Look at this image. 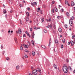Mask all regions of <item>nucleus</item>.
Listing matches in <instances>:
<instances>
[{
    "mask_svg": "<svg viewBox=\"0 0 75 75\" xmlns=\"http://www.w3.org/2000/svg\"><path fill=\"white\" fill-rule=\"evenodd\" d=\"M63 70L64 73H67L68 72V68L67 66H64L63 67Z\"/></svg>",
    "mask_w": 75,
    "mask_h": 75,
    "instance_id": "nucleus-1",
    "label": "nucleus"
},
{
    "mask_svg": "<svg viewBox=\"0 0 75 75\" xmlns=\"http://www.w3.org/2000/svg\"><path fill=\"white\" fill-rule=\"evenodd\" d=\"M32 74L33 75H37V71L36 69H35L32 71Z\"/></svg>",
    "mask_w": 75,
    "mask_h": 75,
    "instance_id": "nucleus-2",
    "label": "nucleus"
},
{
    "mask_svg": "<svg viewBox=\"0 0 75 75\" xmlns=\"http://www.w3.org/2000/svg\"><path fill=\"white\" fill-rule=\"evenodd\" d=\"M69 24L71 26H72L73 24V21L72 20H69Z\"/></svg>",
    "mask_w": 75,
    "mask_h": 75,
    "instance_id": "nucleus-3",
    "label": "nucleus"
},
{
    "mask_svg": "<svg viewBox=\"0 0 75 75\" xmlns=\"http://www.w3.org/2000/svg\"><path fill=\"white\" fill-rule=\"evenodd\" d=\"M70 44L71 45V46H73L74 45V42L73 41H70Z\"/></svg>",
    "mask_w": 75,
    "mask_h": 75,
    "instance_id": "nucleus-4",
    "label": "nucleus"
},
{
    "mask_svg": "<svg viewBox=\"0 0 75 75\" xmlns=\"http://www.w3.org/2000/svg\"><path fill=\"white\" fill-rule=\"evenodd\" d=\"M71 6H75V4L74 3V2L73 1L71 2Z\"/></svg>",
    "mask_w": 75,
    "mask_h": 75,
    "instance_id": "nucleus-5",
    "label": "nucleus"
},
{
    "mask_svg": "<svg viewBox=\"0 0 75 75\" xmlns=\"http://www.w3.org/2000/svg\"><path fill=\"white\" fill-rule=\"evenodd\" d=\"M23 46L25 48H28V45H23Z\"/></svg>",
    "mask_w": 75,
    "mask_h": 75,
    "instance_id": "nucleus-6",
    "label": "nucleus"
},
{
    "mask_svg": "<svg viewBox=\"0 0 75 75\" xmlns=\"http://www.w3.org/2000/svg\"><path fill=\"white\" fill-rule=\"evenodd\" d=\"M18 33L19 34H21V30L20 28H19Z\"/></svg>",
    "mask_w": 75,
    "mask_h": 75,
    "instance_id": "nucleus-7",
    "label": "nucleus"
},
{
    "mask_svg": "<svg viewBox=\"0 0 75 75\" xmlns=\"http://www.w3.org/2000/svg\"><path fill=\"white\" fill-rule=\"evenodd\" d=\"M25 19L26 22L28 21V20L29 19V18L28 17L26 16V17Z\"/></svg>",
    "mask_w": 75,
    "mask_h": 75,
    "instance_id": "nucleus-8",
    "label": "nucleus"
},
{
    "mask_svg": "<svg viewBox=\"0 0 75 75\" xmlns=\"http://www.w3.org/2000/svg\"><path fill=\"white\" fill-rule=\"evenodd\" d=\"M25 33H26V34H27V35H28V36L29 37H30V34L29 33H28V32L26 31Z\"/></svg>",
    "mask_w": 75,
    "mask_h": 75,
    "instance_id": "nucleus-9",
    "label": "nucleus"
},
{
    "mask_svg": "<svg viewBox=\"0 0 75 75\" xmlns=\"http://www.w3.org/2000/svg\"><path fill=\"white\" fill-rule=\"evenodd\" d=\"M53 66H54L55 69H57L58 68L57 67V65H56L54 64V65Z\"/></svg>",
    "mask_w": 75,
    "mask_h": 75,
    "instance_id": "nucleus-10",
    "label": "nucleus"
},
{
    "mask_svg": "<svg viewBox=\"0 0 75 75\" xmlns=\"http://www.w3.org/2000/svg\"><path fill=\"white\" fill-rule=\"evenodd\" d=\"M41 47L43 48H44V49H47V48L44 45H42Z\"/></svg>",
    "mask_w": 75,
    "mask_h": 75,
    "instance_id": "nucleus-11",
    "label": "nucleus"
},
{
    "mask_svg": "<svg viewBox=\"0 0 75 75\" xmlns=\"http://www.w3.org/2000/svg\"><path fill=\"white\" fill-rule=\"evenodd\" d=\"M23 45H21V47H20V49L21 51L23 50Z\"/></svg>",
    "mask_w": 75,
    "mask_h": 75,
    "instance_id": "nucleus-12",
    "label": "nucleus"
},
{
    "mask_svg": "<svg viewBox=\"0 0 75 75\" xmlns=\"http://www.w3.org/2000/svg\"><path fill=\"white\" fill-rule=\"evenodd\" d=\"M51 39H50L49 40V46L50 47V45L51 44Z\"/></svg>",
    "mask_w": 75,
    "mask_h": 75,
    "instance_id": "nucleus-13",
    "label": "nucleus"
},
{
    "mask_svg": "<svg viewBox=\"0 0 75 75\" xmlns=\"http://www.w3.org/2000/svg\"><path fill=\"white\" fill-rule=\"evenodd\" d=\"M32 54L33 56H34V55H35V52H34V51H32Z\"/></svg>",
    "mask_w": 75,
    "mask_h": 75,
    "instance_id": "nucleus-14",
    "label": "nucleus"
},
{
    "mask_svg": "<svg viewBox=\"0 0 75 75\" xmlns=\"http://www.w3.org/2000/svg\"><path fill=\"white\" fill-rule=\"evenodd\" d=\"M62 43H64V44H65V39H63L62 40Z\"/></svg>",
    "mask_w": 75,
    "mask_h": 75,
    "instance_id": "nucleus-15",
    "label": "nucleus"
},
{
    "mask_svg": "<svg viewBox=\"0 0 75 75\" xmlns=\"http://www.w3.org/2000/svg\"><path fill=\"white\" fill-rule=\"evenodd\" d=\"M58 30L59 32H62V29L61 28H59L58 29Z\"/></svg>",
    "mask_w": 75,
    "mask_h": 75,
    "instance_id": "nucleus-16",
    "label": "nucleus"
},
{
    "mask_svg": "<svg viewBox=\"0 0 75 75\" xmlns=\"http://www.w3.org/2000/svg\"><path fill=\"white\" fill-rule=\"evenodd\" d=\"M35 34H34V33H33H33L32 34V38H33H33H34V35Z\"/></svg>",
    "mask_w": 75,
    "mask_h": 75,
    "instance_id": "nucleus-17",
    "label": "nucleus"
},
{
    "mask_svg": "<svg viewBox=\"0 0 75 75\" xmlns=\"http://www.w3.org/2000/svg\"><path fill=\"white\" fill-rule=\"evenodd\" d=\"M55 43L56 44H58V40L57 39L56 40Z\"/></svg>",
    "mask_w": 75,
    "mask_h": 75,
    "instance_id": "nucleus-18",
    "label": "nucleus"
},
{
    "mask_svg": "<svg viewBox=\"0 0 75 75\" xmlns=\"http://www.w3.org/2000/svg\"><path fill=\"white\" fill-rule=\"evenodd\" d=\"M26 14L27 17H29V16H30V15L29 14V13L26 12Z\"/></svg>",
    "mask_w": 75,
    "mask_h": 75,
    "instance_id": "nucleus-19",
    "label": "nucleus"
},
{
    "mask_svg": "<svg viewBox=\"0 0 75 75\" xmlns=\"http://www.w3.org/2000/svg\"><path fill=\"white\" fill-rule=\"evenodd\" d=\"M74 17L73 16H72L71 17V19H70L69 20H71L72 21V20H74Z\"/></svg>",
    "mask_w": 75,
    "mask_h": 75,
    "instance_id": "nucleus-20",
    "label": "nucleus"
},
{
    "mask_svg": "<svg viewBox=\"0 0 75 75\" xmlns=\"http://www.w3.org/2000/svg\"><path fill=\"white\" fill-rule=\"evenodd\" d=\"M37 71H38V72H41V70L39 69H37Z\"/></svg>",
    "mask_w": 75,
    "mask_h": 75,
    "instance_id": "nucleus-21",
    "label": "nucleus"
},
{
    "mask_svg": "<svg viewBox=\"0 0 75 75\" xmlns=\"http://www.w3.org/2000/svg\"><path fill=\"white\" fill-rule=\"evenodd\" d=\"M32 44L34 46V42L33 40L32 41Z\"/></svg>",
    "mask_w": 75,
    "mask_h": 75,
    "instance_id": "nucleus-22",
    "label": "nucleus"
},
{
    "mask_svg": "<svg viewBox=\"0 0 75 75\" xmlns=\"http://www.w3.org/2000/svg\"><path fill=\"white\" fill-rule=\"evenodd\" d=\"M44 32L45 33H47V31L45 29H44Z\"/></svg>",
    "mask_w": 75,
    "mask_h": 75,
    "instance_id": "nucleus-23",
    "label": "nucleus"
},
{
    "mask_svg": "<svg viewBox=\"0 0 75 75\" xmlns=\"http://www.w3.org/2000/svg\"><path fill=\"white\" fill-rule=\"evenodd\" d=\"M67 15L68 17H69V13L67 12Z\"/></svg>",
    "mask_w": 75,
    "mask_h": 75,
    "instance_id": "nucleus-24",
    "label": "nucleus"
},
{
    "mask_svg": "<svg viewBox=\"0 0 75 75\" xmlns=\"http://www.w3.org/2000/svg\"><path fill=\"white\" fill-rule=\"evenodd\" d=\"M54 10H55V11L56 12H57V11H58V10H57V8H54Z\"/></svg>",
    "mask_w": 75,
    "mask_h": 75,
    "instance_id": "nucleus-25",
    "label": "nucleus"
},
{
    "mask_svg": "<svg viewBox=\"0 0 75 75\" xmlns=\"http://www.w3.org/2000/svg\"><path fill=\"white\" fill-rule=\"evenodd\" d=\"M20 68V66H16V68L17 69H18Z\"/></svg>",
    "mask_w": 75,
    "mask_h": 75,
    "instance_id": "nucleus-26",
    "label": "nucleus"
},
{
    "mask_svg": "<svg viewBox=\"0 0 75 75\" xmlns=\"http://www.w3.org/2000/svg\"><path fill=\"white\" fill-rule=\"evenodd\" d=\"M68 68L69 69H70V70H71V69H72L71 67L70 66H68Z\"/></svg>",
    "mask_w": 75,
    "mask_h": 75,
    "instance_id": "nucleus-27",
    "label": "nucleus"
},
{
    "mask_svg": "<svg viewBox=\"0 0 75 75\" xmlns=\"http://www.w3.org/2000/svg\"><path fill=\"white\" fill-rule=\"evenodd\" d=\"M52 13H54V9H52Z\"/></svg>",
    "mask_w": 75,
    "mask_h": 75,
    "instance_id": "nucleus-28",
    "label": "nucleus"
},
{
    "mask_svg": "<svg viewBox=\"0 0 75 75\" xmlns=\"http://www.w3.org/2000/svg\"><path fill=\"white\" fill-rule=\"evenodd\" d=\"M41 20L42 22H44V18H42Z\"/></svg>",
    "mask_w": 75,
    "mask_h": 75,
    "instance_id": "nucleus-29",
    "label": "nucleus"
},
{
    "mask_svg": "<svg viewBox=\"0 0 75 75\" xmlns=\"http://www.w3.org/2000/svg\"><path fill=\"white\" fill-rule=\"evenodd\" d=\"M34 29H36V30H37L38 29H39L40 28H37V29L36 28V27L35 26L34 28Z\"/></svg>",
    "mask_w": 75,
    "mask_h": 75,
    "instance_id": "nucleus-30",
    "label": "nucleus"
},
{
    "mask_svg": "<svg viewBox=\"0 0 75 75\" xmlns=\"http://www.w3.org/2000/svg\"><path fill=\"white\" fill-rule=\"evenodd\" d=\"M31 4L32 6H34V3H31Z\"/></svg>",
    "mask_w": 75,
    "mask_h": 75,
    "instance_id": "nucleus-31",
    "label": "nucleus"
},
{
    "mask_svg": "<svg viewBox=\"0 0 75 75\" xmlns=\"http://www.w3.org/2000/svg\"><path fill=\"white\" fill-rule=\"evenodd\" d=\"M65 4H68V2L67 1H65Z\"/></svg>",
    "mask_w": 75,
    "mask_h": 75,
    "instance_id": "nucleus-32",
    "label": "nucleus"
},
{
    "mask_svg": "<svg viewBox=\"0 0 75 75\" xmlns=\"http://www.w3.org/2000/svg\"><path fill=\"white\" fill-rule=\"evenodd\" d=\"M25 57L26 58H28V56H27V55H25Z\"/></svg>",
    "mask_w": 75,
    "mask_h": 75,
    "instance_id": "nucleus-33",
    "label": "nucleus"
},
{
    "mask_svg": "<svg viewBox=\"0 0 75 75\" xmlns=\"http://www.w3.org/2000/svg\"><path fill=\"white\" fill-rule=\"evenodd\" d=\"M55 3V1H52V4H54V3Z\"/></svg>",
    "mask_w": 75,
    "mask_h": 75,
    "instance_id": "nucleus-34",
    "label": "nucleus"
},
{
    "mask_svg": "<svg viewBox=\"0 0 75 75\" xmlns=\"http://www.w3.org/2000/svg\"><path fill=\"white\" fill-rule=\"evenodd\" d=\"M34 4H35V5L37 6V3H36V2H34Z\"/></svg>",
    "mask_w": 75,
    "mask_h": 75,
    "instance_id": "nucleus-35",
    "label": "nucleus"
},
{
    "mask_svg": "<svg viewBox=\"0 0 75 75\" xmlns=\"http://www.w3.org/2000/svg\"><path fill=\"white\" fill-rule=\"evenodd\" d=\"M75 35H73L72 37V39H74V38H75Z\"/></svg>",
    "mask_w": 75,
    "mask_h": 75,
    "instance_id": "nucleus-36",
    "label": "nucleus"
},
{
    "mask_svg": "<svg viewBox=\"0 0 75 75\" xmlns=\"http://www.w3.org/2000/svg\"><path fill=\"white\" fill-rule=\"evenodd\" d=\"M3 13H4V14H6V11H4Z\"/></svg>",
    "mask_w": 75,
    "mask_h": 75,
    "instance_id": "nucleus-37",
    "label": "nucleus"
},
{
    "mask_svg": "<svg viewBox=\"0 0 75 75\" xmlns=\"http://www.w3.org/2000/svg\"><path fill=\"white\" fill-rule=\"evenodd\" d=\"M67 62H69V60L68 59H66Z\"/></svg>",
    "mask_w": 75,
    "mask_h": 75,
    "instance_id": "nucleus-38",
    "label": "nucleus"
},
{
    "mask_svg": "<svg viewBox=\"0 0 75 75\" xmlns=\"http://www.w3.org/2000/svg\"><path fill=\"white\" fill-rule=\"evenodd\" d=\"M61 47L62 48H64V47L63 46V45H61Z\"/></svg>",
    "mask_w": 75,
    "mask_h": 75,
    "instance_id": "nucleus-39",
    "label": "nucleus"
},
{
    "mask_svg": "<svg viewBox=\"0 0 75 75\" xmlns=\"http://www.w3.org/2000/svg\"><path fill=\"white\" fill-rule=\"evenodd\" d=\"M25 52H28V50H25Z\"/></svg>",
    "mask_w": 75,
    "mask_h": 75,
    "instance_id": "nucleus-40",
    "label": "nucleus"
},
{
    "mask_svg": "<svg viewBox=\"0 0 75 75\" xmlns=\"http://www.w3.org/2000/svg\"><path fill=\"white\" fill-rule=\"evenodd\" d=\"M65 27L66 28H67L68 26L67 25H65Z\"/></svg>",
    "mask_w": 75,
    "mask_h": 75,
    "instance_id": "nucleus-41",
    "label": "nucleus"
},
{
    "mask_svg": "<svg viewBox=\"0 0 75 75\" xmlns=\"http://www.w3.org/2000/svg\"><path fill=\"white\" fill-rule=\"evenodd\" d=\"M28 44H29V45H31V43H30V42L28 41Z\"/></svg>",
    "mask_w": 75,
    "mask_h": 75,
    "instance_id": "nucleus-42",
    "label": "nucleus"
},
{
    "mask_svg": "<svg viewBox=\"0 0 75 75\" xmlns=\"http://www.w3.org/2000/svg\"><path fill=\"white\" fill-rule=\"evenodd\" d=\"M51 18H50L49 19V21L50 22H51Z\"/></svg>",
    "mask_w": 75,
    "mask_h": 75,
    "instance_id": "nucleus-43",
    "label": "nucleus"
},
{
    "mask_svg": "<svg viewBox=\"0 0 75 75\" xmlns=\"http://www.w3.org/2000/svg\"><path fill=\"white\" fill-rule=\"evenodd\" d=\"M23 37H25V34H24L23 35Z\"/></svg>",
    "mask_w": 75,
    "mask_h": 75,
    "instance_id": "nucleus-44",
    "label": "nucleus"
},
{
    "mask_svg": "<svg viewBox=\"0 0 75 75\" xmlns=\"http://www.w3.org/2000/svg\"><path fill=\"white\" fill-rule=\"evenodd\" d=\"M6 59V60H8H8H9V59H8V57H7Z\"/></svg>",
    "mask_w": 75,
    "mask_h": 75,
    "instance_id": "nucleus-45",
    "label": "nucleus"
},
{
    "mask_svg": "<svg viewBox=\"0 0 75 75\" xmlns=\"http://www.w3.org/2000/svg\"><path fill=\"white\" fill-rule=\"evenodd\" d=\"M38 10H40V8H38Z\"/></svg>",
    "mask_w": 75,
    "mask_h": 75,
    "instance_id": "nucleus-46",
    "label": "nucleus"
},
{
    "mask_svg": "<svg viewBox=\"0 0 75 75\" xmlns=\"http://www.w3.org/2000/svg\"><path fill=\"white\" fill-rule=\"evenodd\" d=\"M53 27H54V29H55L56 28H55V25L53 26Z\"/></svg>",
    "mask_w": 75,
    "mask_h": 75,
    "instance_id": "nucleus-47",
    "label": "nucleus"
},
{
    "mask_svg": "<svg viewBox=\"0 0 75 75\" xmlns=\"http://www.w3.org/2000/svg\"><path fill=\"white\" fill-rule=\"evenodd\" d=\"M28 10H30V8H28Z\"/></svg>",
    "mask_w": 75,
    "mask_h": 75,
    "instance_id": "nucleus-48",
    "label": "nucleus"
},
{
    "mask_svg": "<svg viewBox=\"0 0 75 75\" xmlns=\"http://www.w3.org/2000/svg\"><path fill=\"white\" fill-rule=\"evenodd\" d=\"M46 21H47V22H49V20H48V19H46Z\"/></svg>",
    "mask_w": 75,
    "mask_h": 75,
    "instance_id": "nucleus-49",
    "label": "nucleus"
},
{
    "mask_svg": "<svg viewBox=\"0 0 75 75\" xmlns=\"http://www.w3.org/2000/svg\"><path fill=\"white\" fill-rule=\"evenodd\" d=\"M57 18H59H59H60L59 16H57Z\"/></svg>",
    "mask_w": 75,
    "mask_h": 75,
    "instance_id": "nucleus-50",
    "label": "nucleus"
},
{
    "mask_svg": "<svg viewBox=\"0 0 75 75\" xmlns=\"http://www.w3.org/2000/svg\"><path fill=\"white\" fill-rule=\"evenodd\" d=\"M62 12H64V9H62Z\"/></svg>",
    "mask_w": 75,
    "mask_h": 75,
    "instance_id": "nucleus-51",
    "label": "nucleus"
},
{
    "mask_svg": "<svg viewBox=\"0 0 75 75\" xmlns=\"http://www.w3.org/2000/svg\"><path fill=\"white\" fill-rule=\"evenodd\" d=\"M50 25H48L47 26V28H50Z\"/></svg>",
    "mask_w": 75,
    "mask_h": 75,
    "instance_id": "nucleus-52",
    "label": "nucleus"
},
{
    "mask_svg": "<svg viewBox=\"0 0 75 75\" xmlns=\"http://www.w3.org/2000/svg\"><path fill=\"white\" fill-rule=\"evenodd\" d=\"M17 38H15V41H17Z\"/></svg>",
    "mask_w": 75,
    "mask_h": 75,
    "instance_id": "nucleus-53",
    "label": "nucleus"
},
{
    "mask_svg": "<svg viewBox=\"0 0 75 75\" xmlns=\"http://www.w3.org/2000/svg\"><path fill=\"white\" fill-rule=\"evenodd\" d=\"M3 46H2V45H1V49L3 48Z\"/></svg>",
    "mask_w": 75,
    "mask_h": 75,
    "instance_id": "nucleus-54",
    "label": "nucleus"
},
{
    "mask_svg": "<svg viewBox=\"0 0 75 75\" xmlns=\"http://www.w3.org/2000/svg\"><path fill=\"white\" fill-rule=\"evenodd\" d=\"M68 45H69V44H70V42H68Z\"/></svg>",
    "mask_w": 75,
    "mask_h": 75,
    "instance_id": "nucleus-55",
    "label": "nucleus"
},
{
    "mask_svg": "<svg viewBox=\"0 0 75 75\" xmlns=\"http://www.w3.org/2000/svg\"><path fill=\"white\" fill-rule=\"evenodd\" d=\"M33 30V29H32V28H30V31H32Z\"/></svg>",
    "mask_w": 75,
    "mask_h": 75,
    "instance_id": "nucleus-56",
    "label": "nucleus"
},
{
    "mask_svg": "<svg viewBox=\"0 0 75 75\" xmlns=\"http://www.w3.org/2000/svg\"><path fill=\"white\" fill-rule=\"evenodd\" d=\"M74 11L75 12V7H74Z\"/></svg>",
    "mask_w": 75,
    "mask_h": 75,
    "instance_id": "nucleus-57",
    "label": "nucleus"
},
{
    "mask_svg": "<svg viewBox=\"0 0 75 75\" xmlns=\"http://www.w3.org/2000/svg\"><path fill=\"white\" fill-rule=\"evenodd\" d=\"M23 2L24 3H25V2L24 1H23Z\"/></svg>",
    "mask_w": 75,
    "mask_h": 75,
    "instance_id": "nucleus-58",
    "label": "nucleus"
},
{
    "mask_svg": "<svg viewBox=\"0 0 75 75\" xmlns=\"http://www.w3.org/2000/svg\"><path fill=\"white\" fill-rule=\"evenodd\" d=\"M10 12L11 13H12V12H13V11L12 10H11Z\"/></svg>",
    "mask_w": 75,
    "mask_h": 75,
    "instance_id": "nucleus-59",
    "label": "nucleus"
},
{
    "mask_svg": "<svg viewBox=\"0 0 75 75\" xmlns=\"http://www.w3.org/2000/svg\"><path fill=\"white\" fill-rule=\"evenodd\" d=\"M15 42H16V43H17V40L15 41Z\"/></svg>",
    "mask_w": 75,
    "mask_h": 75,
    "instance_id": "nucleus-60",
    "label": "nucleus"
},
{
    "mask_svg": "<svg viewBox=\"0 0 75 75\" xmlns=\"http://www.w3.org/2000/svg\"><path fill=\"white\" fill-rule=\"evenodd\" d=\"M31 69H33V67H31Z\"/></svg>",
    "mask_w": 75,
    "mask_h": 75,
    "instance_id": "nucleus-61",
    "label": "nucleus"
},
{
    "mask_svg": "<svg viewBox=\"0 0 75 75\" xmlns=\"http://www.w3.org/2000/svg\"><path fill=\"white\" fill-rule=\"evenodd\" d=\"M29 75H32V74L31 73H29Z\"/></svg>",
    "mask_w": 75,
    "mask_h": 75,
    "instance_id": "nucleus-62",
    "label": "nucleus"
},
{
    "mask_svg": "<svg viewBox=\"0 0 75 75\" xmlns=\"http://www.w3.org/2000/svg\"><path fill=\"white\" fill-rule=\"evenodd\" d=\"M74 43L75 44V38L74 39Z\"/></svg>",
    "mask_w": 75,
    "mask_h": 75,
    "instance_id": "nucleus-63",
    "label": "nucleus"
},
{
    "mask_svg": "<svg viewBox=\"0 0 75 75\" xmlns=\"http://www.w3.org/2000/svg\"><path fill=\"white\" fill-rule=\"evenodd\" d=\"M74 73H75V70H74Z\"/></svg>",
    "mask_w": 75,
    "mask_h": 75,
    "instance_id": "nucleus-64",
    "label": "nucleus"
}]
</instances>
